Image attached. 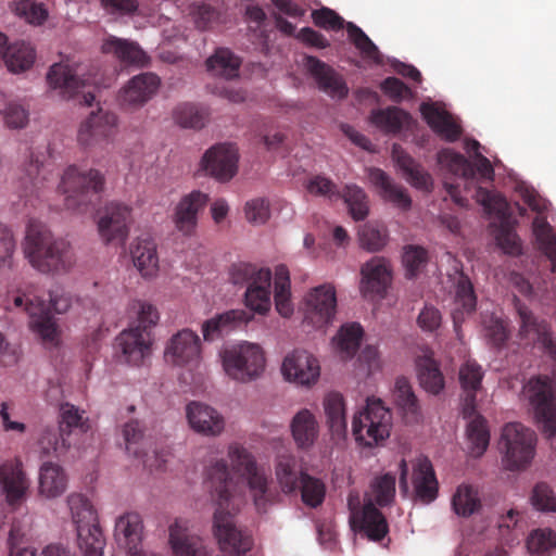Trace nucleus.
Wrapping results in <instances>:
<instances>
[{"label": "nucleus", "mask_w": 556, "mask_h": 556, "mask_svg": "<svg viewBox=\"0 0 556 556\" xmlns=\"http://www.w3.org/2000/svg\"><path fill=\"white\" fill-rule=\"evenodd\" d=\"M206 482L217 502L214 513L213 533L219 549L226 556H241L253 546L251 533L235 519L232 478L225 459H217L206 469Z\"/></svg>", "instance_id": "1"}, {"label": "nucleus", "mask_w": 556, "mask_h": 556, "mask_svg": "<svg viewBox=\"0 0 556 556\" xmlns=\"http://www.w3.org/2000/svg\"><path fill=\"white\" fill-rule=\"evenodd\" d=\"M24 253L31 266L45 274L67 271L74 264L70 243L54 239L50 230L36 220L27 225Z\"/></svg>", "instance_id": "2"}, {"label": "nucleus", "mask_w": 556, "mask_h": 556, "mask_svg": "<svg viewBox=\"0 0 556 556\" xmlns=\"http://www.w3.org/2000/svg\"><path fill=\"white\" fill-rule=\"evenodd\" d=\"M136 319L116 338L121 358L132 366H139L152 352V329L156 326L160 315L154 305L146 301L132 304Z\"/></svg>", "instance_id": "3"}, {"label": "nucleus", "mask_w": 556, "mask_h": 556, "mask_svg": "<svg viewBox=\"0 0 556 556\" xmlns=\"http://www.w3.org/2000/svg\"><path fill=\"white\" fill-rule=\"evenodd\" d=\"M273 275L269 268L255 264L238 262L229 267V280L244 288V303L250 311L264 315L270 308Z\"/></svg>", "instance_id": "4"}, {"label": "nucleus", "mask_w": 556, "mask_h": 556, "mask_svg": "<svg viewBox=\"0 0 556 556\" xmlns=\"http://www.w3.org/2000/svg\"><path fill=\"white\" fill-rule=\"evenodd\" d=\"M103 186L104 177L98 169L86 172L71 165L64 172L59 188L65 194L67 210L86 214L92 210L93 198L103 190Z\"/></svg>", "instance_id": "5"}, {"label": "nucleus", "mask_w": 556, "mask_h": 556, "mask_svg": "<svg viewBox=\"0 0 556 556\" xmlns=\"http://www.w3.org/2000/svg\"><path fill=\"white\" fill-rule=\"evenodd\" d=\"M67 504L76 526L80 552L84 556H102L105 540L92 504L86 496L77 493L67 497Z\"/></svg>", "instance_id": "6"}, {"label": "nucleus", "mask_w": 556, "mask_h": 556, "mask_svg": "<svg viewBox=\"0 0 556 556\" xmlns=\"http://www.w3.org/2000/svg\"><path fill=\"white\" fill-rule=\"evenodd\" d=\"M392 414L379 399H367L366 406L352 420V434L357 444L372 447L384 442L391 431Z\"/></svg>", "instance_id": "7"}, {"label": "nucleus", "mask_w": 556, "mask_h": 556, "mask_svg": "<svg viewBox=\"0 0 556 556\" xmlns=\"http://www.w3.org/2000/svg\"><path fill=\"white\" fill-rule=\"evenodd\" d=\"M47 83L50 88L58 90L63 99H73L81 94V103L92 105L94 90L101 85L97 75L88 74L85 77L80 65H71L67 62L54 63L47 74Z\"/></svg>", "instance_id": "8"}, {"label": "nucleus", "mask_w": 556, "mask_h": 556, "mask_svg": "<svg viewBox=\"0 0 556 556\" xmlns=\"http://www.w3.org/2000/svg\"><path fill=\"white\" fill-rule=\"evenodd\" d=\"M71 296L63 291H50L48 299L34 296L29 299L26 312L29 315V327L36 332L43 342L56 344L59 341V328L52 315V311L58 314L67 312L71 307Z\"/></svg>", "instance_id": "9"}, {"label": "nucleus", "mask_w": 556, "mask_h": 556, "mask_svg": "<svg viewBox=\"0 0 556 556\" xmlns=\"http://www.w3.org/2000/svg\"><path fill=\"white\" fill-rule=\"evenodd\" d=\"M503 466L510 471L526 469L535 455L536 434L520 422L504 426L500 440Z\"/></svg>", "instance_id": "10"}, {"label": "nucleus", "mask_w": 556, "mask_h": 556, "mask_svg": "<svg viewBox=\"0 0 556 556\" xmlns=\"http://www.w3.org/2000/svg\"><path fill=\"white\" fill-rule=\"evenodd\" d=\"M228 456L233 470L247 480L256 509L260 513L266 511L267 505L274 498L266 471L257 467L253 455L237 443L229 446Z\"/></svg>", "instance_id": "11"}, {"label": "nucleus", "mask_w": 556, "mask_h": 556, "mask_svg": "<svg viewBox=\"0 0 556 556\" xmlns=\"http://www.w3.org/2000/svg\"><path fill=\"white\" fill-rule=\"evenodd\" d=\"M225 372L233 380L249 382L265 368V356L258 344L243 342L226 349L222 354Z\"/></svg>", "instance_id": "12"}, {"label": "nucleus", "mask_w": 556, "mask_h": 556, "mask_svg": "<svg viewBox=\"0 0 556 556\" xmlns=\"http://www.w3.org/2000/svg\"><path fill=\"white\" fill-rule=\"evenodd\" d=\"M525 396L534 410L538 422L548 437L556 434V394L548 377H535L523 387Z\"/></svg>", "instance_id": "13"}, {"label": "nucleus", "mask_w": 556, "mask_h": 556, "mask_svg": "<svg viewBox=\"0 0 556 556\" xmlns=\"http://www.w3.org/2000/svg\"><path fill=\"white\" fill-rule=\"evenodd\" d=\"M164 358L168 364L190 371L199 368L202 363V344L198 333L185 328L173 334L165 345Z\"/></svg>", "instance_id": "14"}, {"label": "nucleus", "mask_w": 556, "mask_h": 556, "mask_svg": "<svg viewBox=\"0 0 556 556\" xmlns=\"http://www.w3.org/2000/svg\"><path fill=\"white\" fill-rule=\"evenodd\" d=\"M130 208L117 202L108 203L98 211L97 225L105 244H124L129 233Z\"/></svg>", "instance_id": "15"}, {"label": "nucleus", "mask_w": 556, "mask_h": 556, "mask_svg": "<svg viewBox=\"0 0 556 556\" xmlns=\"http://www.w3.org/2000/svg\"><path fill=\"white\" fill-rule=\"evenodd\" d=\"M117 116L108 111L99 110L81 123L77 140L84 147H94L109 141L115 134Z\"/></svg>", "instance_id": "16"}, {"label": "nucleus", "mask_w": 556, "mask_h": 556, "mask_svg": "<svg viewBox=\"0 0 556 556\" xmlns=\"http://www.w3.org/2000/svg\"><path fill=\"white\" fill-rule=\"evenodd\" d=\"M281 371L289 381L301 386H311L318 380L320 366L307 351L294 350L285 357Z\"/></svg>", "instance_id": "17"}, {"label": "nucleus", "mask_w": 556, "mask_h": 556, "mask_svg": "<svg viewBox=\"0 0 556 556\" xmlns=\"http://www.w3.org/2000/svg\"><path fill=\"white\" fill-rule=\"evenodd\" d=\"M413 498L422 504L432 503L439 494V482L430 459L418 456L410 462Z\"/></svg>", "instance_id": "18"}, {"label": "nucleus", "mask_w": 556, "mask_h": 556, "mask_svg": "<svg viewBox=\"0 0 556 556\" xmlns=\"http://www.w3.org/2000/svg\"><path fill=\"white\" fill-rule=\"evenodd\" d=\"M238 153L232 144H217L203 155L202 168L219 181L230 180L237 173Z\"/></svg>", "instance_id": "19"}, {"label": "nucleus", "mask_w": 556, "mask_h": 556, "mask_svg": "<svg viewBox=\"0 0 556 556\" xmlns=\"http://www.w3.org/2000/svg\"><path fill=\"white\" fill-rule=\"evenodd\" d=\"M439 162L446 166L454 175L465 179H473L477 173L484 179H492L494 176L491 162L480 152H477L475 163H471L460 153L443 150L439 154Z\"/></svg>", "instance_id": "20"}, {"label": "nucleus", "mask_w": 556, "mask_h": 556, "mask_svg": "<svg viewBox=\"0 0 556 556\" xmlns=\"http://www.w3.org/2000/svg\"><path fill=\"white\" fill-rule=\"evenodd\" d=\"M306 318L316 327L331 321L337 308L336 289L330 283L320 285L311 290L306 296Z\"/></svg>", "instance_id": "21"}, {"label": "nucleus", "mask_w": 556, "mask_h": 556, "mask_svg": "<svg viewBox=\"0 0 556 556\" xmlns=\"http://www.w3.org/2000/svg\"><path fill=\"white\" fill-rule=\"evenodd\" d=\"M304 66L321 91L332 98L343 99L348 96L346 83L333 67L312 55L305 56Z\"/></svg>", "instance_id": "22"}, {"label": "nucleus", "mask_w": 556, "mask_h": 556, "mask_svg": "<svg viewBox=\"0 0 556 556\" xmlns=\"http://www.w3.org/2000/svg\"><path fill=\"white\" fill-rule=\"evenodd\" d=\"M186 416L190 428L205 437H217L225 429L223 415L214 407L192 401L186 406Z\"/></svg>", "instance_id": "23"}, {"label": "nucleus", "mask_w": 556, "mask_h": 556, "mask_svg": "<svg viewBox=\"0 0 556 556\" xmlns=\"http://www.w3.org/2000/svg\"><path fill=\"white\" fill-rule=\"evenodd\" d=\"M208 202V195L193 190L184 195L175 206L173 222L178 231L191 236L198 225V215Z\"/></svg>", "instance_id": "24"}, {"label": "nucleus", "mask_w": 556, "mask_h": 556, "mask_svg": "<svg viewBox=\"0 0 556 556\" xmlns=\"http://www.w3.org/2000/svg\"><path fill=\"white\" fill-rule=\"evenodd\" d=\"M161 78L151 72L134 76L121 90V102L129 106H142L159 91Z\"/></svg>", "instance_id": "25"}, {"label": "nucleus", "mask_w": 556, "mask_h": 556, "mask_svg": "<svg viewBox=\"0 0 556 556\" xmlns=\"http://www.w3.org/2000/svg\"><path fill=\"white\" fill-rule=\"evenodd\" d=\"M143 525L138 513L129 511L119 516L115 522V540L119 547L130 556H139L141 552Z\"/></svg>", "instance_id": "26"}, {"label": "nucleus", "mask_w": 556, "mask_h": 556, "mask_svg": "<svg viewBox=\"0 0 556 556\" xmlns=\"http://www.w3.org/2000/svg\"><path fill=\"white\" fill-rule=\"evenodd\" d=\"M0 485L11 506L22 504L29 489V480L22 469V463L7 462L0 466Z\"/></svg>", "instance_id": "27"}, {"label": "nucleus", "mask_w": 556, "mask_h": 556, "mask_svg": "<svg viewBox=\"0 0 556 556\" xmlns=\"http://www.w3.org/2000/svg\"><path fill=\"white\" fill-rule=\"evenodd\" d=\"M351 522L368 540L381 541L389 532V526L383 514L371 501L364 504L363 508L352 513Z\"/></svg>", "instance_id": "28"}, {"label": "nucleus", "mask_w": 556, "mask_h": 556, "mask_svg": "<svg viewBox=\"0 0 556 556\" xmlns=\"http://www.w3.org/2000/svg\"><path fill=\"white\" fill-rule=\"evenodd\" d=\"M420 112L429 127L442 139L454 142L462 136V127L453 116L434 103H422Z\"/></svg>", "instance_id": "29"}, {"label": "nucleus", "mask_w": 556, "mask_h": 556, "mask_svg": "<svg viewBox=\"0 0 556 556\" xmlns=\"http://www.w3.org/2000/svg\"><path fill=\"white\" fill-rule=\"evenodd\" d=\"M251 319L252 314L244 309H230L218 314L202 324L203 339L208 342L220 339Z\"/></svg>", "instance_id": "30"}, {"label": "nucleus", "mask_w": 556, "mask_h": 556, "mask_svg": "<svg viewBox=\"0 0 556 556\" xmlns=\"http://www.w3.org/2000/svg\"><path fill=\"white\" fill-rule=\"evenodd\" d=\"M368 178L384 201L392 203L402 211H408L412 207V198L407 190L403 186L393 182L386 172L380 168H371Z\"/></svg>", "instance_id": "31"}, {"label": "nucleus", "mask_w": 556, "mask_h": 556, "mask_svg": "<svg viewBox=\"0 0 556 556\" xmlns=\"http://www.w3.org/2000/svg\"><path fill=\"white\" fill-rule=\"evenodd\" d=\"M102 52L112 54L119 62L126 65L143 67L148 65L150 59L140 46L127 39L109 36L103 40Z\"/></svg>", "instance_id": "32"}, {"label": "nucleus", "mask_w": 556, "mask_h": 556, "mask_svg": "<svg viewBox=\"0 0 556 556\" xmlns=\"http://www.w3.org/2000/svg\"><path fill=\"white\" fill-rule=\"evenodd\" d=\"M392 155L405 179L416 189L430 191L433 186L431 175L400 146L394 144Z\"/></svg>", "instance_id": "33"}, {"label": "nucleus", "mask_w": 556, "mask_h": 556, "mask_svg": "<svg viewBox=\"0 0 556 556\" xmlns=\"http://www.w3.org/2000/svg\"><path fill=\"white\" fill-rule=\"evenodd\" d=\"M123 437L125 440L126 451L136 458H141L147 466L149 451L153 446L152 438L147 434L144 425L138 419H131L123 427Z\"/></svg>", "instance_id": "34"}, {"label": "nucleus", "mask_w": 556, "mask_h": 556, "mask_svg": "<svg viewBox=\"0 0 556 556\" xmlns=\"http://www.w3.org/2000/svg\"><path fill=\"white\" fill-rule=\"evenodd\" d=\"M134 265L143 277H152L159 269L156 244L150 238H138L130 245Z\"/></svg>", "instance_id": "35"}, {"label": "nucleus", "mask_w": 556, "mask_h": 556, "mask_svg": "<svg viewBox=\"0 0 556 556\" xmlns=\"http://www.w3.org/2000/svg\"><path fill=\"white\" fill-rule=\"evenodd\" d=\"M292 438L300 448L311 447L318 438L319 426L315 415L303 408L298 412L291 420Z\"/></svg>", "instance_id": "36"}, {"label": "nucleus", "mask_w": 556, "mask_h": 556, "mask_svg": "<svg viewBox=\"0 0 556 556\" xmlns=\"http://www.w3.org/2000/svg\"><path fill=\"white\" fill-rule=\"evenodd\" d=\"M362 290L365 294L383 295L390 282V271L383 260L375 257L362 267Z\"/></svg>", "instance_id": "37"}, {"label": "nucleus", "mask_w": 556, "mask_h": 556, "mask_svg": "<svg viewBox=\"0 0 556 556\" xmlns=\"http://www.w3.org/2000/svg\"><path fill=\"white\" fill-rule=\"evenodd\" d=\"M327 424L332 437L342 439L348 432L345 403L338 392H330L324 400Z\"/></svg>", "instance_id": "38"}, {"label": "nucleus", "mask_w": 556, "mask_h": 556, "mask_svg": "<svg viewBox=\"0 0 556 556\" xmlns=\"http://www.w3.org/2000/svg\"><path fill=\"white\" fill-rule=\"evenodd\" d=\"M67 488V476L64 469L54 463L46 462L39 471V492L46 497H58Z\"/></svg>", "instance_id": "39"}, {"label": "nucleus", "mask_w": 556, "mask_h": 556, "mask_svg": "<svg viewBox=\"0 0 556 556\" xmlns=\"http://www.w3.org/2000/svg\"><path fill=\"white\" fill-rule=\"evenodd\" d=\"M454 309L452 313L455 327L463 321L465 315L475 312L477 305V296L473 286L468 276L460 274L455 285Z\"/></svg>", "instance_id": "40"}, {"label": "nucleus", "mask_w": 556, "mask_h": 556, "mask_svg": "<svg viewBox=\"0 0 556 556\" xmlns=\"http://www.w3.org/2000/svg\"><path fill=\"white\" fill-rule=\"evenodd\" d=\"M369 121L384 134H397L409 123L410 115L397 106H388L372 110Z\"/></svg>", "instance_id": "41"}, {"label": "nucleus", "mask_w": 556, "mask_h": 556, "mask_svg": "<svg viewBox=\"0 0 556 556\" xmlns=\"http://www.w3.org/2000/svg\"><path fill=\"white\" fill-rule=\"evenodd\" d=\"M67 437L68 435L65 434V429L63 427H45L38 439V447L41 456L59 457L63 455L70 446Z\"/></svg>", "instance_id": "42"}, {"label": "nucleus", "mask_w": 556, "mask_h": 556, "mask_svg": "<svg viewBox=\"0 0 556 556\" xmlns=\"http://www.w3.org/2000/svg\"><path fill=\"white\" fill-rule=\"evenodd\" d=\"M275 473L282 492L289 494L299 489L302 472L298 469L296 458L293 455H279Z\"/></svg>", "instance_id": "43"}, {"label": "nucleus", "mask_w": 556, "mask_h": 556, "mask_svg": "<svg viewBox=\"0 0 556 556\" xmlns=\"http://www.w3.org/2000/svg\"><path fill=\"white\" fill-rule=\"evenodd\" d=\"M36 59L34 48L24 41L8 46L3 61L11 73L17 74L29 70Z\"/></svg>", "instance_id": "44"}, {"label": "nucleus", "mask_w": 556, "mask_h": 556, "mask_svg": "<svg viewBox=\"0 0 556 556\" xmlns=\"http://www.w3.org/2000/svg\"><path fill=\"white\" fill-rule=\"evenodd\" d=\"M206 65L207 70L214 75L231 79L239 75L241 61L229 49L218 48L215 53L207 59Z\"/></svg>", "instance_id": "45"}, {"label": "nucleus", "mask_w": 556, "mask_h": 556, "mask_svg": "<svg viewBox=\"0 0 556 556\" xmlns=\"http://www.w3.org/2000/svg\"><path fill=\"white\" fill-rule=\"evenodd\" d=\"M290 274L286 265L280 264L275 268V291L274 300L277 312L282 317H289L293 313L290 300Z\"/></svg>", "instance_id": "46"}, {"label": "nucleus", "mask_w": 556, "mask_h": 556, "mask_svg": "<svg viewBox=\"0 0 556 556\" xmlns=\"http://www.w3.org/2000/svg\"><path fill=\"white\" fill-rule=\"evenodd\" d=\"M532 229L540 251L552 262V269L556 271V236L553 227L545 217L536 216Z\"/></svg>", "instance_id": "47"}, {"label": "nucleus", "mask_w": 556, "mask_h": 556, "mask_svg": "<svg viewBox=\"0 0 556 556\" xmlns=\"http://www.w3.org/2000/svg\"><path fill=\"white\" fill-rule=\"evenodd\" d=\"M417 367L420 386L431 394H439L445 381L438 363L430 357H422L418 359Z\"/></svg>", "instance_id": "48"}, {"label": "nucleus", "mask_w": 556, "mask_h": 556, "mask_svg": "<svg viewBox=\"0 0 556 556\" xmlns=\"http://www.w3.org/2000/svg\"><path fill=\"white\" fill-rule=\"evenodd\" d=\"M466 433L470 455L473 457L482 456L490 443L486 419L483 416H476L468 422Z\"/></svg>", "instance_id": "49"}, {"label": "nucleus", "mask_w": 556, "mask_h": 556, "mask_svg": "<svg viewBox=\"0 0 556 556\" xmlns=\"http://www.w3.org/2000/svg\"><path fill=\"white\" fill-rule=\"evenodd\" d=\"M452 507L460 517H470L476 514L481 508L478 490L468 484L459 485L452 497Z\"/></svg>", "instance_id": "50"}, {"label": "nucleus", "mask_w": 556, "mask_h": 556, "mask_svg": "<svg viewBox=\"0 0 556 556\" xmlns=\"http://www.w3.org/2000/svg\"><path fill=\"white\" fill-rule=\"evenodd\" d=\"M525 529L526 522L522 513L517 509H509L500 517L498 532L501 540L507 545L517 543L519 538L523 535Z\"/></svg>", "instance_id": "51"}, {"label": "nucleus", "mask_w": 556, "mask_h": 556, "mask_svg": "<svg viewBox=\"0 0 556 556\" xmlns=\"http://www.w3.org/2000/svg\"><path fill=\"white\" fill-rule=\"evenodd\" d=\"M363 337V328L359 324L352 323L341 327L333 339L342 358H352L359 348Z\"/></svg>", "instance_id": "52"}, {"label": "nucleus", "mask_w": 556, "mask_h": 556, "mask_svg": "<svg viewBox=\"0 0 556 556\" xmlns=\"http://www.w3.org/2000/svg\"><path fill=\"white\" fill-rule=\"evenodd\" d=\"M341 199L348 205L354 220H363L369 213L368 198L364 190L356 185H346L341 192Z\"/></svg>", "instance_id": "53"}, {"label": "nucleus", "mask_w": 556, "mask_h": 556, "mask_svg": "<svg viewBox=\"0 0 556 556\" xmlns=\"http://www.w3.org/2000/svg\"><path fill=\"white\" fill-rule=\"evenodd\" d=\"M393 397L395 404L405 413L410 414L415 418L418 417L420 412V406L418 403V399L414 393V390L405 377H399L395 380L394 389H393Z\"/></svg>", "instance_id": "54"}, {"label": "nucleus", "mask_w": 556, "mask_h": 556, "mask_svg": "<svg viewBox=\"0 0 556 556\" xmlns=\"http://www.w3.org/2000/svg\"><path fill=\"white\" fill-rule=\"evenodd\" d=\"M174 117L184 128L200 129L207 121V113L195 104L182 103L175 109Z\"/></svg>", "instance_id": "55"}, {"label": "nucleus", "mask_w": 556, "mask_h": 556, "mask_svg": "<svg viewBox=\"0 0 556 556\" xmlns=\"http://www.w3.org/2000/svg\"><path fill=\"white\" fill-rule=\"evenodd\" d=\"M12 10L31 25H41L48 18L45 4L35 0H13Z\"/></svg>", "instance_id": "56"}, {"label": "nucleus", "mask_w": 556, "mask_h": 556, "mask_svg": "<svg viewBox=\"0 0 556 556\" xmlns=\"http://www.w3.org/2000/svg\"><path fill=\"white\" fill-rule=\"evenodd\" d=\"M301 490L302 501L305 505L316 508L325 500L326 486L321 480L311 477L307 473H301Z\"/></svg>", "instance_id": "57"}, {"label": "nucleus", "mask_w": 556, "mask_h": 556, "mask_svg": "<svg viewBox=\"0 0 556 556\" xmlns=\"http://www.w3.org/2000/svg\"><path fill=\"white\" fill-rule=\"evenodd\" d=\"M372 501L379 506L389 505L395 495V476L386 473L377 477L370 485Z\"/></svg>", "instance_id": "58"}, {"label": "nucleus", "mask_w": 556, "mask_h": 556, "mask_svg": "<svg viewBox=\"0 0 556 556\" xmlns=\"http://www.w3.org/2000/svg\"><path fill=\"white\" fill-rule=\"evenodd\" d=\"M85 412L79 410L76 406L70 403H65L61 405L60 408V424L56 426L58 428L63 427L65 429V434L70 435L71 429L79 428L81 431H87L89 426L87 424L88 419L84 417Z\"/></svg>", "instance_id": "59"}, {"label": "nucleus", "mask_w": 556, "mask_h": 556, "mask_svg": "<svg viewBox=\"0 0 556 556\" xmlns=\"http://www.w3.org/2000/svg\"><path fill=\"white\" fill-rule=\"evenodd\" d=\"M483 371L472 359L466 361L459 368V382L464 392L476 393L481 388Z\"/></svg>", "instance_id": "60"}, {"label": "nucleus", "mask_w": 556, "mask_h": 556, "mask_svg": "<svg viewBox=\"0 0 556 556\" xmlns=\"http://www.w3.org/2000/svg\"><path fill=\"white\" fill-rule=\"evenodd\" d=\"M358 237L362 248L370 252L381 250L387 242L384 229L371 223H367L359 228Z\"/></svg>", "instance_id": "61"}, {"label": "nucleus", "mask_w": 556, "mask_h": 556, "mask_svg": "<svg viewBox=\"0 0 556 556\" xmlns=\"http://www.w3.org/2000/svg\"><path fill=\"white\" fill-rule=\"evenodd\" d=\"M345 28L350 40L356 49H358L366 58L378 61L379 50L371 39L352 22H348Z\"/></svg>", "instance_id": "62"}, {"label": "nucleus", "mask_w": 556, "mask_h": 556, "mask_svg": "<svg viewBox=\"0 0 556 556\" xmlns=\"http://www.w3.org/2000/svg\"><path fill=\"white\" fill-rule=\"evenodd\" d=\"M306 189L311 194L327 198L329 201L341 199V191L337 185L323 175L311 177L306 182Z\"/></svg>", "instance_id": "63"}, {"label": "nucleus", "mask_w": 556, "mask_h": 556, "mask_svg": "<svg viewBox=\"0 0 556 556\" xmlns=\"http://www.w3.org/2000/svg\"><path fill=\"white\" fill-rule=\"evenodd\" d=\"M527 547L531 553H548L556 547V532L551 529L533 530L527 540Z\"/></svg>", "instance_id": "64"}]
</instances>
